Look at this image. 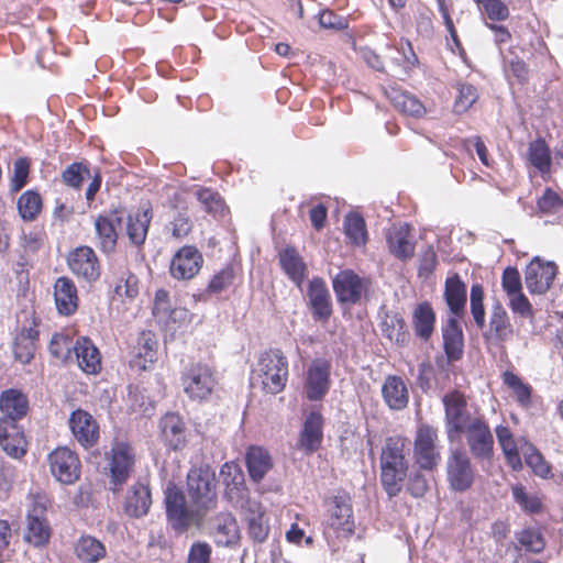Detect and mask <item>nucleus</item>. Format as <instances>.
<instances>
[{
    "label": "nucleus",
    "mask_w": 563,
    "mask_h": 563,
    "mask_svg": "<svg viewBox=\"0 0 563 563\" xmlns=\"http://www.w3.org/2000/svg\"><path fill=\"white\" fill-rule=\"evenodd\" d=\"M196 196L206 212L213 216H220L223 213L224 201L219 194L211 189L202 188L197 190Z\"/></svg>",
    "instance_id": "50"
},
{
    "label": "nucleus",
    "mask_w": 563,
    "mask_h": 563,
    "mask_svg": "<svg viewBox=\"0 0 563 563\" xmlns=\"http://www.w3.org/2000/svg\"><path fill=\"white\" fill-rule=\"evenodd\" d=\"M240 508L246 521L265 515L261 504L256 499L251 498L244 490L240 495Z\"/></svg>",
    "instance_id": "59"
},
{
    "label": "nucleus",
    "mask_w": 563,
    "mask_h": 563,
    "mask_svg": "<svg viewBox=\"0 0 563 563\" xmlns=\"http://www.w3.org/2000/svg\"><path fill=\"white\" fill-rule=\"evenodd\" d=\"M216 476L209 468H195L187 476V505L185 496L176 488L166 489V512L174 529L185 531L216 507Z\"/></svg>",
    "instance_id": "1"
},
{
    "label": "nucleus",
    "mask_w": 563,
    "mask_h": 563,
    "mask_svg": "<svg viewBox=\"0 0 563 563\" xmlns=\"http://www.w3.org/2000/svg\"><path fill=\"white\" fill-rule=\"evenodd\" d=\"M29 411V399L21 390L10 388L0 394L1 418L18 423Z\"/></svg>",
    "instance_id": "23"
},
{
    "label": "nucleus",
    "mask_w": 563,
    "mask_h": 563,
    "mask_svg": "<svg viewBox=\"0 0 563 563\" xmlns=\"http://www.w3.org/2000/svg\"><path fill=\"white\" fill-rule=\"evenodd\" d=\"M18 210L23 220H34L42 210V198L34 190H27L18 200Z\"/></svg>",
    "instance_id": "47"
},
{
    "label": "nucleus",
    "mask_w": 563,
    "mask_h": 563,
    "mask_svg": "<svg viewBox=\"0 0 563 563\" xmlns=\"http://www.w3.org/2000/svg\"><path fill=\"white\" fill-rule=\"evenodd\" d=\"M75 553L84 563H96L104 556L106 549L99 540L84 536L77 541Z\"/></svg>",
    "instance_id": "40"
},
{
    "label": "nucleus",
    "mask_w": 563,
    "mask_h": 563,
    "mask_svg": "<svg viewBox=\"0 0 563 563\" xmlns=\"http://www.w3.org/2000/svg\"><path fill=\"white\" fill-rule=\"evenodd\" d=\"M511 493L515 501L521 509L529 514H538L542 510V503L540 498L532 493L526 490L522 485H514Z\"/></svg>",
    "instance_id": "49"
},
{
    "label": "nucleus",
    "mask_w": 563,
    "mask_h": 563,
    "mask_svg": "<svg viewBox=\"0 0 563 563\" xmlns=\"http://www.w3.org/2000/svg\"><path fill=\"white\" fill-rule=\"evenodd\" d=\"M444 350L450 361H457L463 354V332L455 318H450L443 329Z\"/></svg>",
    "instance_id": "34"
},
{
    "label": "nucleus",
    "mask_w": 563,
    "mask_h": 563,
    "mask_svg": "<svg viewBox=\"0 0 563 563\" xmlns=\"http://www.w3.org/2000/svg\"><path fill=\"white\" fill-rule=\"evenodd\" d=\"M562 206L563 200L561 197L550 188L538 199V208L543 213H555Z\"/></svg>",
    "instance_id": "56"
},
{
    "label": "nucleus",
    "mask_w": 563,
    "mask_h": 563,
    "mask_svg": "<svg viewBox=\"0 0 563 563\" xmlns=\"http://www.w3.org/2000/svg\"><path fill=\"white\" fill-rule=\"evenodd\" d=\"M211 555V548L206 542H195L188 554L187 563H208Z\"/></svg>",
    "instance_id": "64"
},
{
    "label": "nucleus",
    "mask_w": 563,
    "mask_h": 563,
    "mask_svg": "<svg viewBox=\"0 0 563 563\" xmlns=\"http://www.w3.org/2000/svg\"><path fill=\"white\" fill-rule=\"evenodd\" d=\"M415 462L423 470H433L440 461L438 431L431 426L421 424L416 431L413 442Z\"/></svg>",
    "instance_id": "8"
},
{
    "label": "nucleus",
    "mask_w": 563,
    "mask_h": 563,
    "mask_svg": "<svg viewBox=\"0 0 563 563\" xmlns=\"http://www.w3.org/2000/svg\"><path fill=\"white\" fill-rule=\"evenodd\" d=\"M380 329L384 335L394 343L404 344L407 340L406 323L398 314L387 313L380 322Z\"/></svg>",
    "instance_id": "44"
},
{
    "label": "nucleus",
    "mask_w": 563,
    "mask_h": 563,
    "mask_svg": "<svg viewBox=\"0 0 563 563\" xmlns=\"http://www.w3.org/2000/svg\"><path fill=\"white\" fill-rule=\"evenodd\" d=\"M322 440V417L318 412H311L305 423L299 439V449L306 453L314 452Z\"/></svg>",
    "instance_id": "29"
},
{
    "label": "nucleus",
    "mask_w": 563,
    "mask_h": 563,
    "mask_svg": "<svg viewBox=\"0 0 563 563\" xmlns=\"http://www.w3.org/2000/svg\"><path fill=\"white\" fill-rule=\"evenodd\" d=\"M470 452L477 460H490L494 452V438L486 421L479 417L468 424L463 432Z\"/></svg>",
    "instance_id": "12"
},
{
    "label": "nucleus",
    "mask_w": 563,
    "mask_h": 563,
    "mask_svg": "<svg viewBox=\"0 0 563 563\" xmlns=\"http://www.w3.org/2000/svg\"><path fill=\"white\" fill-rule=\"evenodd\" d=\"M484 290L479 284L471 288L470 306L475 324L483 330V339L487 345L504 349L505 343L515 336V328L510 317L500 302H495L489 310L488 323L484 308Z\"/></svg>",
    "instance_id": "2"
},
{
    "label": "nucleus",
    "mask_w": 563,
    "mask_h": 563,
    "mask_svg": "<svg viewBox=\"0 0 563 563\" xmlns=\"http://www.w3.org/2000/svg\"><path fill=\"white\" fill-rule=\"evenodd\" d=\"M111 483L121 486L133 471L135 453L125 442H115L108 453Z\"/></svg>",
    "instance_id": "15"
},
{
    "label": "nucleus",
    "mask_w": 563,
    "mask_h": 563,
    "mask_svg": "<svg viewBox=\"0 0 563 563\" xmlns=\"http://www.w3.org/2000/svg\"><path fill=\"white\" fill-rule=\"evenodd\" d=\"M38 331L34 328H23L15 336L13 355L16 361L27 364L34 357Z\"/></svg>",
    "instance_id": "33"
},
{
    "label": "nucleus",
    "mask_w": 563,
    "mask_h": 563,
    "mask_svg": "<svg viewBox=\"0 0 563 563\" xmlns=\"http://www.w3.org/2000/svg\"><path fill=\"white\" fill-rule=\"evenodd\" d=\"M120 222V218L112 216H99L95 220V229L97 233V245L104 253H110L117 245L115 224Z\"/></svg>",
    "instance_id": "30"
},
{
    "label": "nucleus",
    "mask_w": 563,
    "mask_h": 563,
    "mask_svg": "<svg viewBox=\"0 0 563 563\" xmlns=\"http://www.w3.org/2000/svg\"><path fill=\"white\" fill-rule=\"evenodd\" d=\"M54 298L60 314L70 316L78 307L77 289L71 279L59 277L54 284Z\"/></svg>",
    "instance_id": "25"
},
{
    "label": "nucleus",
    "mask_w": 563,
    "mask_h": 563,
    "mask_svg": "<svg viewBox=\"0 0 563 563\" xmlns=\"http://www.w3.org/2000/svg\"><path fill=\"white\" fill-rule=\"evenodd\" d=\"M382 396L387 407L395 411L404 410L409 402V390L405 380L395 375L386 377L382 386Z\"/></svg>",
    "instance_id": "24"
},
{
    "label": "nucleus",
    "mask_w": 563,
    "mask_h": 563,
    "mask_svg": "<svg viewBox=\"0 0 563 563\" xmlns=\"http://www.w3.org/2000/svg\"><path fill=\"white\" fill-rule=\"evenodd\" d=\"M185 309H172L169 302V295L164 289H158L155 294L153 314L161 322H167L169 320L176 321L186 316Z\"/></svg>",
    "instance_id": "41"
},
{
    "label": "nucleus",
    "mask_w": 563,
    "mask_h": 563,
    "mask_svg": "<svg viewBox=\"0 0 563 563\" xmlns=\"http://www.w3.org/2000/svg\"><path fill=\"white\" fill-rule=\"evenodd\" d=\"M52 476L63 485H71L80 477L81 463L76 452L59 446L47 456Z\"/></svg>",
    "instance_id": "6"
},
{
    "label": "nucleus",
    "mask_w": 563,
    "mask_h": 563,
    "mask_svg": "<svg viewBox=\"0 0 563 563\" xmlns=\"http://www.w3.org/2000/svg\"><path fill=\"white\" fill-rule=\"evenodd\" d=\"M496 437L508 464L514 470H520L522 467L520 459L521 450L509 428L505 426H498L496 428Z\"/></svg>",
    "instance_id": "38"
},
{
    "label": "nucleus",
    "mask_w": 563,
    "mask_h": 563,
    "mask_svg": "<svg viewBox=\"0 0 563 563\" xmlns=\"http://www.w3.org/2000/svg\"><path fill=\"white\" fill-rule=\"evenodd\" d=\"M278 257L279 264L286 275L299 286L303 282L307 274V267L302 257L299 255L296 249L291 246H287L282 250L278 254Z\"/></svg>",
    "instance_id": "32"
},
{
    "label": "nucleus",
    "mask_w": 563,
    "mask_h": 563,
    "mask_svg": "<svg viewBox=\"0 0 563 563\" xmlns=\"http://www.w3.org/2000/svg\"><path fill=\"white\" fill-rule=\"evenodd\" d=\"M216 542L219 545L234 544L240 538V530L235 518L230 514H220L211 522Z\"/></svg>",
    "instance_id": "28"
},
{
    "label": "nucleus",
    "mask_w": 563,
    "mask_h": 563,
    "mask_svg": "<svg viewBox=\"0 0 563 563\" xmlns=\"http://www.w3.org/2000/svg\"><path fill=\"white\" fill-rule=\"evenodd\" d=\"M503 288L507 296L521 292V278L519 272L514 267H507L503 274Z\"/></svg>",
    "instance_id": "61"
},
{
    "label": "nucleus",
    "mask_w": 563,
    "mask_h": 563,
    "mask_svg": "<svg viewBox=\"0 0 563 563\" xmlns=\"http://www.w3.org/2000/svg\"><path fill=\"white\" fill-rule=\"evenodd\" d=\"M390 100L394 107L404 114L420 118L426 113V108L421 101L408 92L394 91Z\"/></svg>",
    "instance_id": "42"
},
{
    "label": "nucleus",
    "mask_w": 563,
    "mask_h": 563,
    "mask_svg": "<svg viewBox=\"0 0 563 563\" xmlns=\"http://www.w3.org/2000/svg\"><path fill=\"white\" fill-rule=\"evenodd\" d=\"M407 441L400 437L388 438L380 454V478L386 493L396 496L407 475L405 450Z\"/></svg>",
    "instance_id": "3"
},
{
    "label": "nucleus",
    "mask_w": 563,
    "mask_h": 563,
    "mask_svg": "<svg viewBox=\"0 0 563 563\" xmlns=\"http://www.w3.org/2000/svg\"><path fill=\"white\" fill-rule=\"evenodd\" d=\"M249 533L251 538L256 542H263L268 536V525L265 519V515L258 518H252L247 520Z\"/></svg>",
    "instance_id": "63"
},
{
    "label": "nucleus",
    "mask_w": 563,
    "mask_h": 563,
    "mask_svg": "<svg viewBox=\"0 0 563 563\" xmlns=\"http://www.w3.org/2000/svg\"><path fill=\"white\" fill-rule=\"evenodd\" d=\"M446 476L450 487L455 492H465L472 486L474 470L471 459L464 451H451L446 462Z\"/></svg>",
    "instance_id": "11"
},
{
    "label": "nucleus",
    "mask_w": 563,
    "mask_h": 563,
    "mask_svg": "<svg viewBox=\"0 0 563 563\" xmlns=\"http://www.w3.org/2000/svg\"><path fill=\"white\" fill-rule=\"evenodd\" d=\"M30 503L24 540L36 548H41L47 544L51 537V529L44 517L46 498L43 496H32Z\"/></svg>",
    "instance_id": "7"
},
{
    "label": "nucleus",
    "mask_w": 563,
    "mask_h": 563,
    "mask_svg": "<svg viewBox=\"0 0 563 563\" xmlns=\"http://www.w3.org/2000/svg\"><path fill=\"white\" fill-rule=\"evenodd\" d=\"M245 462L250 477L254 482H261L273 467L272 456L262 446H251L246 452Z\"/></svg>",
    "instance_id": "31"
},
{
    "label": "nucleus",
    "mask_w": 563,
    "mask_h": 563,
    "mask_svg": "<svg viewBox=\"0 0 563 563\" xmlns=\"http://www.w3.org/2000/svg\"><path fill=\"white\" fill-rule=\"evenodd\" d=\"M528 159L540 173L547 174L550 172V150L543 140L539 139L529 144Z\"/></svg>",
    "instance_id": "45"
},
{
    "label": "nucleus",
    "mask_w": 563,
    "mask_h": 563,
    "mask_svg": "<svg viewBox=\"0 0 563 563\" xmlns=\"http://www.w3.org/2000/svg\"><path fill=\"white\" fill-rule=\"evenodd\" d=\"M162 435L165 442L174 450L185 443V428L180 417L175 413H167L161 420Z\"/></svg>",
    "instance_id": "36"
},
{
    "label": "nucleus",
    "mask_w": 563,
    "mask_h": 563,
    "mask_svg": "<svg viewBox=\"0 0 563 563\" xmlns=\"http://www.w3.org/2000/svg\"><path fill=\"white\" fill-rule=\"evenodd\" d=\"M152 219L150 209H141L130 214L126 221V234L135 245L144 243Z\"/></svg>",
    "instance_id": "37"
},
{
    "label": "nucleus",
    "mask_w": 563,
    "mask_h": 563,
    "mask_svg": "<svg viewBox=\"0 0 563 563\" xmlns=\"http://www.w3.org/2000/svg\"><path fill=\"white\" fill-rule=\"evenodd\" d=\"M504 384L511 389L514 397L518 404L525 408L531 405L532 387L525 383L518 375L512 372H505L503 374Z\"/></svg>",
    "instance_id": "43"
},
{
    "label": "nucleus",
    "mask_w": 563,
    "mask_h": 563,
    "mask_svg": "<svg viewBox=\"0 0 563 563\" xmlns=\"http://www.w3.org/2000/svg\"><path fill=\"white\" fill-rule=\"evenodd\" d=\"M67 264L74 275L88 283L97 280L100 276L99 260L89 246H78L69 252Z\"/></svg>",
    "instance_id": "16"
},
{
    "label": "nucleus",
    "mask_w": 563,
    "mask_h": 563,
    "mask_svg": "<svg viewBox=\"0 0 563 563\" xmlns=\"http://www.w3.org/2000/svg\"><path fill=\"white\" fill-rule=\"evenodd\" d=\"M68 423L73 435L84 448H90L97 443L99 427L89 412L81 409L73 411Z\"/></svg>",
    "instance_id": "19"
},
{
    "label": "nucleus",
    "mask_w": 563,
    "mask_h": 563,
    "mask_svg": "<svg viewBox=\"0 0 563 563\" xmlns=\"http://www.w3.org/2000/svg\"><path fill=\"white\" fill-rule=\"evenodd\" d=\"M386 241L390 253L397 258L407 260L413 256L415 244L408 223L393 224L386 232Z\"/></svg>",
    "instance_id": "21"
},
{
    "label": "nucleus",
    "mask_w": 563,
    "mask_h": 563,
    "mask_svg": "<svg viewBox=\"0 0 563 563\" xmlns=\"http://www.w3.org/2000/svg\"><path fill=\"white\" fill-rule=\"evenodd\" d=\"M233 278V269L231 267H225L211 278L207 287V291L209 294H219L232 284Z\"/></svg>",
    "instance_id": "55"
},
{
    "label": "nucleus",
    "mask_w": 563,
    "mask_h": 563,
    "mask_svg": "<svg viewBox=\"0 0 563 563\" xmlns=\"http://www.w3.org/2000/svg\"><path fill=\"white\" fill-rule=\"evenodd\" d=\"M492 20H505L509 15L507 5L501 0H475Z\"/></svg>",
    "instance_id": "53"
},
{
    "label": "nucleus",
    "mask_w": 563,
    "mask_h": 563,
    "mask_svg": "<svg viewBox=\"0 0 563 563\" xmlns=\"http://www.w3.org/2000/svg\"><path fill=\"white\" fill-rule=\"evenodd\" d=\"M181 385L190 399L201 401L211 395L216 386V378L209 366L195 364L183 374Z\"/></svg>",
    "instance_id": "9"
},
{
    "label": "nucleus",
    "mask_w": 563,
    "mask_h": 563,
    "mask_svg": "<svg viewBox=\"0 0 563 563\" xmlns=\"http://www.w3.org/2000/svg\"><path fill=\"white\" fill-rule=\"evenodd\" d=\"M332 285L340 302L355 305L367 292L369 280L360 277L351 269H344L335 275Z\"/></svg>",
    "instance_id": "10"
},
{
    "label": "nucleus",
    "mask_w": 563,
    "mask_h": 563,
    "mask_svg": "<svg viewBox=\"0 0 563 563\" xmlns=\"http://www.w3.org/2000/svg\"><path fill=\"white\" fill-rule=\"evenodd\" d=\"M71 349L70 341L63 334H54L51 339L48 351L56 358L67 357Z\"/></svg>",
    "instance_id": "62"
},
{
    "label": "nucleus",
    "mask_w": 563,
    "mask_h": 563,
    "mask_svg": "<svg viewBox=\"0 0 563 563\" xmlns=\"http://www.w3.org/2000/svg\"><path fill=\"white\" fill-rule=\"evenodd\" d=\"M0 446L14 459H20L25 454L26 442L18 423L0 418Z\"/></svg>",
    "instance_id": "20"
},
{
    "label": "nucleus",
    "mask_w": 563,
    "mask_h": 563,
    "mask_svg": "<svg viewBox=\"0 0 563 563\" xmlns=\"http://www.w3.org/2000/svg\"><path fill=\"white\" fill-rule=\"evenodd\" d=\"M307 296L314 318L328 319L332 309L330 294L324 282L320 278L310 280Z\"/></svg>",
    "instance_id": "26"
},
{
    "label": "nucleus",
    "mask_w": 563,
    "mask_h": 563,
    "mask_svg": "<svg viewBox=\"0 0 563 563\" xmlns=\"http://www.w3.org/2000/svg\"><path fill=\"white\" fill-rule=\"evenodd\" d=\"M444 296L451 312L454 316L462 314L466 303V285L457 275L446 279Z\"/></svg>",
    "instance_id": "35"
},
{
    "label": "nucleus",
    "mask_w": 563,
    "mask_h": 563,
    "mask_svg": "<svg viewBox=\"0 0 563 563\" xmlns=\"http://www.w3.org/2000/svg\"><path fill=\"white\" fill-rule=\"evenodd\" d=\"M30 173V161L26 157H19L13 163V175L11 178V190L19 191L27 183Z\"/></svg>",
    "instance_id": "52"
},
{
    "label": "nucleus",
    "mask_w": 563,
    "mask_h": 563,
    "mask_svg": "<svg viewBox=\"0 0 563 563\" xmlns=\"http://www.w3.org/2000/svg\"><path fill=\"white\" fill-rule=\"evenodd\" d=\"M328 525L346 536L354 532V518L352 501L350 495L346 493H339L333 496L328 506Z\"/></svg>",
    "instance_id": "18"
},
{
    "label": "nucleus",
    "mask_w": 563,
    "mask_h": 563,
    "mask_svg": "<svg viewBox=\"0 0 563 563\" xmlns=\"http://www.w3.org/2000/svg\"><path fill=\"white\" fill-rule=\"evenodd\" d=\"M518 540L522 547L534 553L541 552L545 545L541 533L533 529L522 530Z\"/></svg>",
    "instance_id": "54"
},
{
    "label": "nucleus",
    "mask_w": 563,
    "mask_h": 563,
    "mask_svg": "<svg viewBox=\"0 0 563 563\" xmlns=\"http://www.w3.org/2000/svg\"><path fill=\"white\" fill-rule=\"evenodd\" d=\"M152 505L151 492L147 485L135 483L124 498V512L131 518H141L150 511Z\"/></svg>",
    "instance_id": "22"
},
{
    "label": "nucleus",
    "mask_w": 563,
    "mask_h": 563,
    "mask_svg": "<svg viewBox=\"0 0 563 563\" xmlns=\"http://www.w3.org/2000/svg\"><path fill=\"white\" fill-rule=\"evenodd\" d=\"M331 364L324 358H314L305 374L303 390L309 400H321L330 389Z\"/></svg>",
    "instance_id": "13"
},
{
    "label": "nucleus",
    "mask_w": 563,
    "mask_h": 563,
    "mask_svg": "<svg viewBox=\"0 0 563 563\" xmlns=\"http://www.w3.org/2000/svg\"><path fill=\"white\" fill-rule=\"evenodd\" d=\"M442 402L445 410V428L449 441L460 439L463 429L471 424L477 417L471 415L465 396L460 391H451L443 396Z\"/></svg>",
    "instance_id": "5"
},
{
    "label": "nucleus",
    "mask_w": 563,
    "mask_h": 563,
    "mask_svg": "<svg viewBox=\"0 0 563 563\" xmlns=\"http://www.w3.org/2000/svg\"><path fill=\"white\" fill-rule=\"evenodd\" d=\"M344 231L346 236L356 246H362L366 243L367 233L364 219L361 216L355 213L346 216L344 221Z\"/></svg>",
    "instance_id": "48"
},
{
    "label": "nucleus",
    "mask_w": 563,
    "mask_h": 563,
    "mask_svg": "<svg viewBox=\"0 0 563 563\" xmlns=\"http://www.w3.org/2000/svg\"><path fill=\"white\" fill-rule=\"evenodd\" d=\"M457 97L454 102V111L463 113L467 111L477 100L478 95L474 86L470 84H457Z\"/></svg>",
    "instance_id": "51"
},
{
    "label": "nucleus",
    "mask_w": 563,
    "mask_h": 563,
    "mask_svg": "<svg viewBox=\"0 0 563 563\" xmlns=\"http://www.w3.org/2000/svg\"><path fill=\"white\" fill-rule=\"evenodd\" d=\"M77 364L87 374H97L101 368V356L89 338L82 336L74 345Z\"/></svg>",
    "instance_id": "27"
},
{
    "label": "nucleus",
    "mask_w": 563,
    "mask_h": 563,
    "mask_svg": "<svg viewBox=\"0 0 563 563\" xmlns=\"http://www.w3.org/2000/svg\"><path fill=\"white\" fill-rule=\"evenodd\" d=\"M558 273L554 262H542L540 257H534L526 267L525 283L531 294H545Z\"/></svg>",
    "instance_id": "17"
},
{
    "label": "nucleus",
    "mask_w": 563,
    "mask_h": 563,
    "mask_svg": "<svg viewBox=\"0 0 563 563\" xmlns=\"http://www.w3.org/2000/svg\"><path fill=\"white\" fill-rule=\"evenodd\" d=\"M509 298V308L514 313L519 314L522 318H532L533 317V308L528 298L522 294L518 292L511 295Z\"/></svg>",
    "instance_id": "58"
},
{
    "label": "nucleus",
    "mask_w": 563,
    "mask_h": 563,
    "mask_svg": "<svg viewBox=\"0 0 563 563\" xmlns=\"http://www.w3.org/2000/svg\"><path fill=\"white\" fill-rule=\"evenodd\" d=\"M413 329L420 339L428 340L434 329L435 316L431 306L420 303L413 311Z\"/></svg>",
    "instance_id": "39"
},
{
    "label": "nucleus",
    "mask_w": 563,
    "mask_h": 563,
    "mask_svg": "<svg viewBox=\"0 0 563 563\" xmlns=\"http://www.w3.org/2000/svg\"><path fill=\"white\" fill-rule=\"evenodd\" d=\"M202 264L203 256L199 250L192 245H185L174 254L169 272L175 279L189 280L199 273Z\"/></svg>",
    "instance_id": "14"
},
{
    "label": "nucleus",
    "mask_w": 563,
    "mask_h": 563,
    "mask_svg": "<svg viewBox=\"0 0 563 563\" xmlns=\"http://www.w3.org/2000/svg\"><path fill=\"white\" fill-rule=\"evenodd\" d=\"M139 294L137 278L130 274L126 278H121L115 287L114 295L120 298L133 300Z\"/></svg>",
    "instance_id": "57"
},
{
    "label": "nucleus",
    "mask_w": 563,
    "mask_h": 563,
    "mask_svg": "<svg viewBox=\"0 0 563 563\" xmlns=\"http://www.w3.org/2000/svg\"><path fill=\"white\" fill-rule=\"evenodd\" d=\"M254 373L261 379L263 389L268 394L276 395L286 386L287 358L279 350L266 351L260 356Z\"/></svg>",
    "instance_id": "4"
},
{
    "label": "nucleus",
    "mask_w": 563,
    "mask_h": 563,
    "mask_svg": "<svg viewBox=\"0 0 563 563\" xmlns=\"http://www.w3.org/2000/svg\"><path fill=\"white\" fill-rule=\"evenodd\" d=\"M521 453L525 456L526 463L532 468L533 473L540 477H548L551 468L542 454L530 443L525 442L520 445Z\"/></svg>",
    "instance_id": "46"
},
{
    "label": "nucleus",
    "mask_w": 563,
    "mask_h": 563,
    "mask_svg": "<svg viewBox=\"0 0 563 563\" xmlns=\"http://www.w3.org/2000/svg\"><path fill=\"white\" fill-rule=\"evenodd\" d=\"M85 174L89 176V170L82 164L74 163L63 173V179L67 185L78 188L85 179Z\"/></svg>",
    "instance_id": "60"
}]
</instances>
